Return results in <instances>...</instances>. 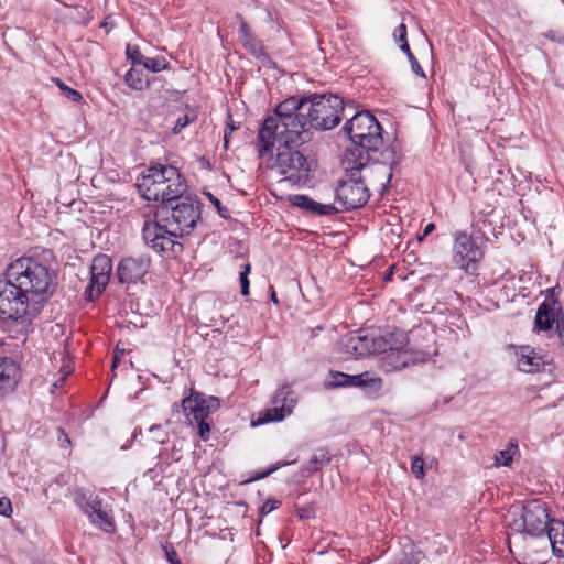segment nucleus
I'll list each match as a JSON object with an SVG mask.
<instances>
[{"mask_svg":"<svg viewBox=\"0 0 564 564\" xmlns=\"http://www.w3.org/2000/svg\"><path fill=\"white\" fill-rule=\"evenodd\" d=\"M424 557L422 550L409 541L402 546L397 564H419Z\"/></svg>","mask_w":564,"mask_h":564,"instance_id":"30","label":"nucleus"},{"mask_svg":"<svg viewBox=\"0 0 564 564\" xmlns=\"http://www.w3.org/2000/svg\"><path fill=\"white\" fill-rule=\"evenodd\" d=\"M107 26H108L107 21H102V22L100 23V28H107Z\"/></svg>","mask_w":564,"mask_h":564,"instance_id":"61","label":"nucleus"},{"mask_svg":"<svg viewBox=\"0 0 564 564\" xmlns=\"http://www.w3.org/2000/svg\"><path fill=\"white\" fill-rule=\"evenodd\" d=\"M357 156L359 158H355L352 152L344 155L343 165L346 174L335 192L337 200L341 203L346 212L361 208L369 199V191L360 174L368 163L360 154Z\"/></svg>","mask_w":564,"mask_h":564,"instance_id":"6","label":"nucleus"},{"mask_svg":"<svg viewBox=\"0 0 564 564\" xmlns=\"http://www.w3.org/2000/svg\"><path fill=\"white\" fill-rule=\"evenodd\" d=\"M12 311L9 313L0 310V322L2 330L7 332L11 338L25 336L32 325V317L29 313V306L24 304L23 312L15 313V305L11 304Z\"/></svg>","mask_w":564,"mask_h":564,"instance_id":"19","label":"nucleus"},{"mask_svg":"<svg viewBox=\"0 0 564 564\" xmlns=\"http://www.w3.org/2000/svg\"><path fill=\"white\" fill-rule=\"evenodd\" d=\"M509 547L511 546V538L508 539Z\"/></svg>","mask_w":564,"mask_h":564,"instance_id":"63","label":"nucleus"},{"mask_svg":"<svg viewBox=\"0 0 564 564\" xmlns=\"http://www.w3.org/2000/svg\"><path fill=\"white\" fill-rule=\"evenodd\" d=\"M95 496V494L86 491L84 489H77L74 492V502L82 510L88 501Z\"/></svg>","mask_w":564,"mask_h":564,"instance_id":"38","label":"nucleus"},{"mask_svg":"<svg viewBox=\"0 0 564 564\" xmlns=\"http://www.w3.org/2000/svg\"><path fill=\"white\" fill-rule=\"evenodd\" d=\"M20 379V365L11 357L0 356V398L14 392Z\"/></svg>","mask_w":564,"mask_h":564,"instance_id":"20","label":"nucleus"},{"mask_svg":"<svg viewBox=\"0 0 564 564\" xmlns=\"http://www.w3.org/2000/svg\"><path fill=\"white\" fill-rule=\"evenodd\" d=\"M349 387V375L336 371V370H329L327 380L325 381V388L327 389H336V388H347Z\"/></svg>","mask_w":564,"mask_h":564,"instance_id":"33","label":"nucleus"},{"mask_svg":"<svg viewBox=\"0 0 564 564\" xmlns=\"http://www.w3.org/2000/svg\"><path fill=\"white\" fill-rule=\"evenodd\" d=\"M291 207L301 208L306 212H339L332 204H321L307 195H290L288 197Z\"/></svg>","mask_w":564,"mask_h":564,"instance_id":"24","label":"nucleus"},{"mask_svg":"<svg viewBox=\"0 0 564 564\" xmlns=\"http://www.w3.org/2000/svg\"><path fill=\"white\" fill-rule=\"evenodd\" d=\"M171 173H173L172 165L151 164L137 180V186L142 197L148 202L161 203L165 193L164 187L169 182V175H172Z\"/></svg>","mask_w":564,"mask_h":564,"instance_id":"14","label":"nucleus"},{"mask_svg":"<svg viewBox=\"0 0 564 564\" xmlns=\"http://www.w3.org/2000/svg\"><path fill=\"white\" fill-rule=\"evenodd\" d=\"M172 172L167 177L169 182L161 200L163 208H171V212H202L204 205L196 194L188 193L186 178L174 166Z\"/></svg>","mask_w":564,"mask_h":564,"instance_id":"10","label":"nucleus"},{"mask_svg":"<svg viewBox=\"0 0 564 564\" xmlns=\"http://www.w3.org/2000/svg\"><path fill=\"white\" fill-rule=\"evenodd\" d=\"M235 19L238 22V40L242 48L253 58L260 62L264 67L274 69L276 63L272 59L261 39H259L241 13H236Z\"/></svg>","mask_w":564,"mask_h":564,"instance_id":"15","label":"nucleus"},{"mask_svg":"<svg viewBox=\"0 0 564 564\" xmlns=\"http://www.w3.org/2000/svg\"><path fill=\"white\" fill-rule=\"evenodd\" d=\"M391 333H401L404 337L402 344H398L399 340H389L386 349L380 354H383L380 360V367L386 372L399 371L411 365L425 362L429 360L430 355L423 350H412L405 347L409 344V337L405 332L394 329Z\"/></svg>","mask_w":564,"mask_h":564,"instance_id":"13","label":"nucleus"},{"mask_svg":"<svg viewBox=\"0 0 564 564\" xmlns=\"http://www.w3.org/2000/svg\"><path fill=\"white\" fill-rule=\"evenodd\" d=\"M151 265L149 256L127 257L117 265L116 275L120 283L131 284L142 280Z\"/></svg>","mask_w":564,"mask_h":564,"instance_id":"17","label":"nucleus"},{"mask_svg":"<svg viewBox=\"0 0 564 564\" xmlns=\"http://www.w3.org/2000/svg\"><path fill=\"white\" fill-rule=\"evenodd\" d=\"M343 131L351 141L344 155L354 153L364 156L367 163L370 161V153L377 152L383 143L382 127L377 118L369 111H360L354 115L343 127Z\"/></svg>","mask_w":564,"mask_h":564,"instance_id":"5","label":"nucleus"},{"mask_svg":"<svg viewBox=\"0 0 564 564\" xmlns=\"http://www.w3.org/2000/svg\"><path fill=\"white\" fill-rule=\"evenodd\" d=\"M56 84L68 100L76 104L83 101V95L78 90L68 87L59 78L56 79Z\"/></svg>","mask_w":564,"mask_h":564,"instance_id":"35","label":"nucleus"},{"mask_svg":"<svg viewBox=\"0 0 564 564\" xmlns=\"http://www.w3.org/2000/svg\"><path fill=\"white\" fill-rule=\"evenodd\" d=\"M505 217L500 214H474L470 230L479 235L481 239L486 238L489 234L498 236V229L503 228Z\"/></svg>","mask_w":564,"mask_h":564,"instance_id":"21","label":"nucleus"},{"mask_svg":"<svg viewBox=\"0 0 564 564\" xmlns=\"http://www.w3.org/2000/svg\"><path fill=\"white\" fill-rule=\"evenodd\" d=\"M126 55H127V59L130 61L132 65L143 64L144 58H145L141 54L138 45L128 44L127 48H126Z\"/></svg>","mask_w":564,"mask_h":564,"instance_id":"36","label":"nucleus"},{"mask_svg":"<svg viewBox=\"0 0 564 564\" xmlns=\"http://www.w3.org/2000/svg\"><path fill=\"white\" fill-rule=\"evenodd\" d=\"M305 110L306 97L292 96L275 106L273 115L263 120L258 131L257 145L261 158L272 152L274 139L280 135L300 138L302 134H310L304 130Z\"/></svg>","mask_w":564,"mask_h":564,"instance_id":"2","label":"nucleus"},{"mask_svg":"<svg viewBox=\"0 0 564 564\" xmlns=\"http://www.w3.org/2000/svg\"><path fill=\"white\" fill-rule=\"evenodd\" d=\"M203 194L210 200V203L215 206L217 212H226L224 209L220 200L216 196H214L210 192H204Z\"/></svg>","mask_w":564,"mask_h":564,"instance_id":"51","label":"nucleus"},{"mask_svg":"<svg viewBox=\"0 0 564 564\" xmlns=\"http://www.w3.org/2000/svg\"><path fill=\"white\" fill-rule=\"evenodd\" d=\"M518 368L524 372H538L544 368V357L530 346H522L517 351Z\"/></svg>","mask_w":564,"mask_h":564,"instance_id":"22","label":"nucleus"},{"mask_svg":"<svg viewBox=\"0 0 564 564\" xmlns=\"http://www.w3.org/2000/svg\"><path fill=\"white\" fill-rule=\"evenodd\" d=\"M409 62L411 64V69L414 74H416L417 76L422 77V78H425V72L424 69L422 68V66L420 65L419 61L416 59V57L414 55H411L409 58Z\"/></svg>","mask_w":564,"mask_h":564,"instance_id":"49","label":"nucleus"},{"mask_svg":"<svg viewBox=\"0 0 564 564\" xmlns=\"http://www.w3.org/2000/svg\"><path fill=\"white\" fill-rule=\"evenodd\" d=\"M282 502L274 498L267 499L262 506L259 508V513L261 517H264L272 512L273 510L280 508Z\"/></svg>","mask_w":564,"mask_h":564,"instance_id":"41","label":"nucleus"},{"mask_svg":"<svg viewBox=\"0 0 564 564\" xmlns=\"http://www.w3.org/2000/svg\"><path fill=\"white\" fill-rule=\"evenodd\" d=\"M392 155V160L389 162L390 165H393V164H397L399 159L395 158V147H391L390 151H389Z\"/></svg>","mask_w":564,"mask_h":564,"instance_id":"58","label":"nucleus"},{"mask_svg":"<svg viewBox=\"0 0 564 564\" xmlns=\"http://www.w3.org/2000/svg\"><path fill=\"white\" fill-rule=\"evenodd\" d=\"M162 550L164 552V555L166 557V561L170 563V564H182L181 563V560L177 555V552L175 551L174 546L172 543L170 542H165L163 545H162Z\"/></svg>","mask_w":564,"mask_h":564,"instance_id":"40","label":"nucleus"},{"mask_svg":"<svg viewBox=\"0 0 564 564\" xmlns=\"http://www.w3.org/2000/svg\"><path fill=\"white\" fill-rule=\"evenodd\" d=\"M400 50L406 54L408 58L411 56V55H414L410 48V45L408 43V41H404V43H400L399 45Z\"/></svg>","mask_w":564,"mask_h":564,"instance_id":"55","label":"nucleus"},{"mask_svg":"<svg viewBox=\"0 0 564 564\" xmlns=\"http://www.w3.org/2000/svg\"><path fill=\"white\" fill-rule=\"evenodd\" d=\"M270 299L271 301L278 305L279 304V300H278V296H276V293H275V290L273 289V286H270Z\"/></svg>","mask_w":564,"mask_h":564,"instance_id":"59","label":"nucleus"},{"mask_svg":"<svg viewBox=\"0 0 564 564\" xmlns=\"http://www.w3.org/2000/svg\"><path fill=\"white\" fill-rule=\"evenodd\" d=\"M541 35L555 43L564 44V33L560 30H549Z\"/></svg>","mask_w":564,"mask_h":564,"instance_id":"44","label":"nucleus"},{"mask_svg":"<svg viewBox=\"0 0 564 564\" xmlns=\"http://www.w3.org/2000/svg\"><path fill=\"white\" fill-rule=\"evenodd\" d=\"M202 214H185V218L181 217L182 225H187L189 223V218L195 219V225L197 224V220L200 219Z\"/></svg>","mask_w":564,"mask_h":564,"instance_id":"54","label":"nucleus"},{"mask_svg":"<svg viewBox=\"0 0 564 564\" xmlns=\"http://www.w3.org/2000/svg\"><path fill=\"white\" fill-rule=\"evenodd\" d=\"M323 329H324V327H323V326H317V327H315V328H312V329H311V337L316 336V335H317V333H318V332H322Z\"/></svg>","mask_w":564,"mask_h":564,"instance_id":"60","label":"nucleus"},{"mask_svg":"<svg viewBox=\"0 0 564 564\" xmlns=\"http://www.w3.org/2000/svg\"><path fill=\"white\" fill-rule=\"evenodd\" d=\"M142 65L145 69L154 73L167 69L170 67V63L164 56H156L154 58L145 57Z\"/></svg>","mask_w":564,"mask_h":564,"instance_id":"34","label":"nucleus"},{"mask_svg":"<svg viewBox=\"0 0 564 564\" xmlns=\"http://www.w3.org/2000/svg\"><path fill=\"white\" fill-rule=\"evenodd\" d=\"M395 265L392 264L388 268V270L384 272L383 274V281L384 282H390L392 280V276H393V270H394Z\"/></svg>","mask_w":564,"mask_h":564,"instance_id":"56","label":"nucleus"},{"mask_svg":"<svg viewBox=\"0 0 564 564\" xmlns=\"http://www.w3.org/2000/svg\"><path fill=\"white\" fill-rule=\"evenodd\" d=\"M219 215H220L223 218H225V219H226V218H228V215H227V214L220 213Z\"/></svg>","mask_w":564,"mask_h":564,"instance_id":"62","label":"nucleus"},{"mask_svg":"<svg viewBox=\"0 0 564 564\" xmlns=\"http://www.w3.org/2000/svg\"><path fill=\"white\" fill-rule=\"evenodd\" d=\"M556 333L561 341V345L564 346V314L556 323Z\"/></svg>","mask_w":564,"mask_h":564,"instance_id":"52","label":"nucleus"},{"mask_svg":"<svg viewBox=\"0 0 564 564\" xmlns=\"http://www.w3.org/2000/svg\"><path fill=\"white\" fill-rule=\"evenodd\" d=\"M227 119H228L227 128L224 131V145H225V148L228 147L229 137L232 133V131L238 129V126L235 124L230 113H228Z\"/></svg>","mask_w":564,"mask_h":564,"instance_id":"46","label":"nucleus"},{"mask_svg":"<svg viewBox=\"0 0 564 564\" xmlns=\"http://www.w3.org/2000/svg\"><path fill=\"white\" fill-rule=\"evenodd\" d=\"M552 520L546 503L532 499L522 506L521 514L511 521L509 528L513 533L539 538L545 534Z\"/></svg>","mask_w":564,"mask_h":564,"instance_id":"9","label":"nucleus"},{"mask_svg":"<svg viewBox=\"0 0 564 564\" xmlns=\"http://www.w3.org/2000/svg\"><path fill=\"white\" fill-rule=\"evenodd\" d=\"M57 434H58V442L62 447H65L66 445H70V438L63 427L57 429Z\"/></svg>","mask_w":564,"mask_h":564,"instance_id":"50","label":"nucleus"},{"mask_svg":"<svg viewBox=\"0 0 564 564\" xmlns=\"http://www.w3.org/2000/svg\"><path fill=\"white\" fill-rule=\"evenodd\" d=\"M519 452L518 441L511 438L506 449L499 451L495 454L496 466H510L513 462L514 455Z\"/></svg>","mask_w":564,"mask_h":564,"instance_id":"32","label":"nucleus"},{"mask_svg":"<svg viewBox=\"0 0 564 564\" xmlns=\"http://www.w3.org/2000/svg\"><path fill=\"white\" fill-rule=\"evenodd\" d=\"M12 513L11 500L8 497L0 498V514L3 517H10Z\"/></svg>","mask_w":564,"mask_h":564,"instance_id":"48","label":"nucleus"},{"mask_svg":"<svg viewBox=\"0 0 564 564\" xmlns=\"http://www.w3.org/2000/svg\"><path fill=\"white\" fill-rule=\"evenodd\" d=\"M453 239L454 263L467 274H474L484 258L481 237L471 230H456Z\"/></svg>","mask_w":564,"mask_h":564,"instance_id":"11","label":"nucleus"},{"mask_svg":"<svg viewBox=\"0 0 564 564\" xmlns=\"http://www.w3.org/2000/svg\"><path fill=\"white\" fill-rule=\"evenodd\" d=\"M289 464H290L289 462H279L276 464H273L267 470L254 474L250 479L246 480L245 484L263 479V478L270 476L272 473L280 469L281 467L286 466Z\"/></svg>","mask_w":564,"mask_h":564,"instance_id":"37","label":"nucleus"},{"mask_svg":"<svg viewBox=\"0 0 564 564\" xmlns=\"http://www.w3.org/2000/svg\"><path fill=\"white\" fill-rule=\"evenodd\" d=\"M408 29L404 23L399 24L394 32L393 37L398 43H404V41H408Z\"/></svg>","mask_w":564,"mask_h":564,"instance_id":"47","label":"nucleus"},{"mask_svg":"<svg viewBox=\"0 0 564 564\" xmlns=\"http://www.w3.org/2000/svg\"><path fill=\"white\" fill-rule=\"evenodd\" d=\"M124 83L134 90L142 91L150 85L149 79L145 77L143 70L130 68L124 75Z\"/></svg>","mask_w":564,"mask_h":564,"instance_id":"31","label":"nucleus"},{"mask_svg":"<svg viewBox=\"0 0 564 564\" xmlns=\"http://www.w3.org/2000/svg\"><path fill=\"white\" fill-rule=\"evenodd\" d=\"M220 401L217 397H206L200 392L191 391V394L182 400V408L191 424L196 423L199 437L208 441L210 424L207 421L210 413L218 410Z\"/></svg>","mask_w":564,"mask_h":564,"instance_id":"12","label":"nucleus"},{"mask_svg":"<svg viewBox=\"0 0 564 564\" xmlns=\"http://www.w3.org/2000/svg\"><path fill=\"white\" fill-rule=\"evenodd\" d=\"M345 102L334 94L311 95L306 97L304 130H332L339 124L344 117Z\"/></svg>","mask_w":564,"mask_h":564,"instance_id":"7","label":"nucleus"},{"mask_svg":"<svg viewBox=\"0 0 564 564\" xmlns=\"http://www.w3.org/2000/svg\"><path fill=\"white\" fill-rule=\"evenodd\" d=\"M250 270H251V267L249 263H247L243 268V271L240 272V276H239V280H240V286H241V294L243 296H247L249 295V285H250V282H249V279H248V275L250 273Z\"/></svg>","mask_w":564,"mask_h":564,"instance_id":"42","label":"nucleus"},{"mask_svg":"<svg viewBox=\"0 0 564 564\" xmlns=\"http://www.w3.org/2000/svg\"><path fill=\"white\" fill-rule=\"evenodd\" d=\"M332 460L329 451L325 447L317 448L312 457L302 467V475L304 477H312L316 471L321 470L324 466L328 465Z\"/></svg>","mask_w":564,"mask_h":564,"instance_id":"25","label":"nucleus"},{"mask_svg":"<svg viewBox=\"0 0 564 564\" xmlns=\"http://www.w3.org/2000/svg\"><path fill=\"white\" fill-rule=\"evenodd\" d=\"M291 414L288 406L274 405L271 409H265L259 412L258 419L252 421L253 426L263 425L271 422H281L285 416Z\"/></svg>","mask_w":564,"mask_h":564,"instance_id":"27","label":"nucleus"},{"mask_svg":"<svg viewBox=\"0 0 564 564\" xmlns=\"http://www.w3.org/2000/svg\"><path fill=\"white\" fill-rule=\"evenodd\" d=\"M191 121H193L192 118H189L188 115H183L177 118L175 126L172 128L173 134H178L183 128H185Z\"/></svg>","mask_w":564,"mask_h":564,"instance_id":"45","label":"nucleus"},{"mask_svg":"<svg viewBox=\"0 0 564 564\" xmlns=\"http://www.w3.org/2000/svg\"><path fill=\"white\" fill-rule=\"evenodd\" d=\"M112 271V260L107 254L94 257L90 267V282L85 290V296L89 301L99 297L108 285Z\"/></svg>","mask_w":564,"mask_h":564,"instance_id":"16","label":"nucleus"},{"mask_svg":"<svg viewBox=\"0 0 564 564\" xmlns=\"http://www.w3.org/2000/svg\"><path fill=\"white\" fill-rule=\"evenodd\" d=\"M403 339L404 337L401 333L376 334L375 332L359 329L341 336L337 348L347 358H358L381 352L388 344H391L389 340H399L398 344H402Z\"/></svg>","mask_w":564,"mask_h":564,"instance_id":"8","label":"nucleus"},{"mask_svg":"<svg viewBox=\"0 0 564 564\" xmlns=\"http://www.w3.org/2000/svg\"><path fill=\"white\" fill-rule=\"evenodd\" d=\"M123 355H124V350L123 349L120 350L119 346L117 345L116 349H115V352H113V358H112V368L117 367L118 362L123 357Z\"/></svg>","mask_w":564,"mask_h":564,"instance_id":"53","label":"nucleus"},{"mask_svg":"<svg viewBox=\"0 0 564 564\" xmlns=\"http://www.w3.org/2000/svg\"><path fill=\"white\" fill-rule=\"evenodd\" d=\"M101 499L95 495L89 501L88 503L82 509V511L88 517V518H91V514L93 512L101 507Z\"/></svg>","mask_w":564,"mask_h":564,"instance_id":"43","label":"nucleus"},{"mask_svg":"<svg viewBox=\"0 0 564 564\" xmlns=\"http://www.w3.org/2000/svg\"><path fill=\"white\" fill-rule=\"evenodd\" d=\"M297 402V395L294 390H292L291 386L288 383L282 384L279 389H276L272 403L273 405H282L288 406L291 411Z\"/></svg>","mask_w":564,"mask_h":564,"instance_id":"29","label":"nucleus"},{"mask_svg":"<svg viewBox=\"0 0 564 564\" xmlns=\"http://www.w3.org/2000/svg\"><path fill=\"white\" fill-rule=\"evenodd\" d=\"M549 541L552 545L553 553L558 556H564V522L557 519H553L547 530Z\"/></svg>","mask_w":564,"mask_h":564,"instance_id":"26","label":"nucleus"},{"mask_svg":"<svg viewBox=\"0 0 564 564\" xmlns=\"http://www.w3.org/2000/svg\"><path fill=\"white\" fill-rule=\"evenodd\" d=\"M349 387L364 389L367 393H378L383 387V380L369 371L359 375H349Z\"/></svg>","mask_w":564,"mask_h":564,"instance_id":"23","label":"nucleus"},{"mask_svg":"<svg viewBox=\"0 0 564 564\" xmlns=\"http://www.w3.org/2000/svg\"><path fill=\"white\" fill-rule=\"evenodd\" d=\"M185 214H171L165 218L147 219L142 228L144 242L158 253L176 256L183 251V245L176 238L189 235L195 228V219L189 218L187 225H182L181 217Z\"/></svg>","mask_w":564,"mask_h":564,"instance_id":"4","label":"nucleus"},{"mask_svg":"<svg viewBox=\"0 0 564 564\" xmlns=\"http://www.w3.org/2000/svg\"><path fill=\"white\" fill-rule=\"evenodd\" d=\"M411 471L417 479H423L425 476L424 460L421 456H413L411 462Z\"/></svg>","mask_w":564,"mask_h":564,"instance_id":"39","label":"nucleus"},{"mask_svg":"<svg viewBox=\"0 0 564 564\" xmlns=\"http://www.w3.org/2000/svg\"><path fill=\"white\" fill-rule=\"evenodd\" d=\"M435 229V225L433 223H430L425 226V228L423 229V235L422 237L420 236L419 239H423V237H426L429 236L433 230Z\"/></svg>","mask_w":564,"mask_h":564,"instance_id":"57","label":"nucleus"},{"mask_svg":"<svg viewBox=\"0 0 564 564\" xmlns=\"http://www.w3.org/2000/svg\"><path fill=\"white\" fill-rule=\"evenodd\" d=\"M90 523L99 528L106 533H112L116 529L113 517L101 507L97 508L91 518H88Z\"/></svg>","mask_w":564,"mask_h":564,"instance_id":"28","label":"nucleus"},{"mask_svg":"<svg viewBox=\"0 0 564 564\" xmlns=\"http://www.w3.org/2000/svg\"><path fill=\"white\" fill-rule=\"evenodd\" d=\"M57 275L54 270L39 260L22 257L10 263L6 271V280L0 281V310L23 312L24 304L44 303L54 293Z\"/></svg>","mask_w":564,"mask_h":564,"instance_id":"1","label":"nucleus"},{"mask_svg":"<svg viewBox=\"0 0 564 564\" xmlns=\"http://www.w3.org/2000/svg\"><path fill=\"white\" fill-rule=\"evenodd\" d=\"M546 299L540 304L534 319L538 330H550L562 317L563 311L558 299L555 296V288L547 289Z\"/></svg>","mask_w":564,"mask_h":564,"instance_id":"18","label":"nucleus"},{"mask_svg":"<svg viewBox=\"0 0 564 564\" xmlns=\"http://www.w3.org/2000/svg\"><path fill=\"white\" fill-rule=\"evenodd\" d=\"M310 138V134H302L300 138L280 135L274 139L276 154L273 169L292 184L306 185L316 167L315 160L302 148Z\"/></svg>","mask_w":564,"mask_h":564,"instance_id":"3","label":"nucleus"}]
</instances>
